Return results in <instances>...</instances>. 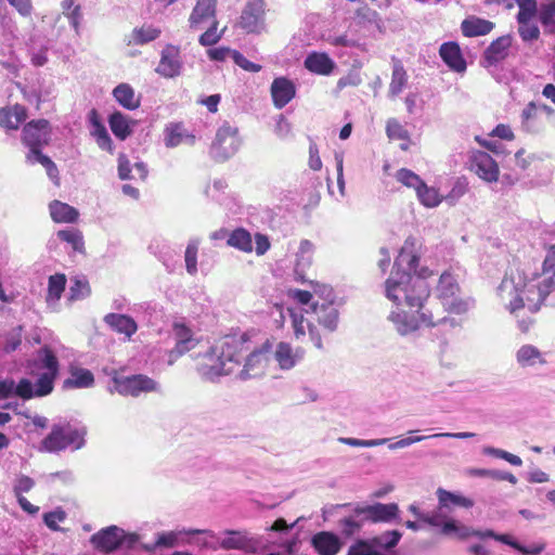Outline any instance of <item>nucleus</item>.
<instances>
[{
	"label": "nucleus",
	"instance_id": "obj_45",
	"mask_svg": "<svg viewBox=\"0 0 555 555\" xmlns=\"http://www.w3.org/2000/svg\"><path fill=\"white\" fill-rule=\"evenodd\" d=\"M418 201L425 207H436L441 203V197L435 188H429L425 182L416 190Z\"/></svg>",
	"mask_w": 555,
	"mask_h": 555
},
{
	"label": "nucleus",
	"instance_id": "obj_5",
	"mask_svg": "<svg viewBox=\"0 0 555 555\" xmlns=\"http://www.w3.org/2000/svg\"><path fill=\"white\" fill-rule=\"evenodd\" d=\"M42 354L39 369L44 370L35 383V387L27 378H22L15 385V395L23 400H29L34 397H46L54 389V382L60 373V363L54 352L48 346L41 348Z\"/></svg>",
	"mask_w": 555,
	"mask_h": 555
},
{
	"label": "nucleus",
	"instance_id": "obj_21",
	"mask_svg": "<svg viewBox=\"0 0 555 555\" xmlns=\"http://www.w3.org/2000/svg\"><path fill=\"white\" fill-rule=\"evenodd\" d=\"M311 543L319 555H336L343 546L340 539L330 531L315 533Z\"/></svg>",
	"mask_w": 555,
	"mask_h": 555
},
{
	"label": "nucleus",
	"instance_id": "obj_25",
	"mask_svg": "<svg viewBox=\"0 0 555 555\" xmlns=\"http://www.w3.org/2000/svg\"><path fill=\"white\" fill-rule=\"evenodd\" d=\"M172 328L176 337L173 352L182 356L196 347L197 340L193 337V332L189 326L184 323H173Z\"/></svg>",
	"mask_w": 555,
	"mask_h": 555
},
{
	"label": "nucleus",
	"instance_id": "obj_44",
	"mask_svg": "<svg viewBox=\"0 0 555 555\" xmlns=\"http://www.w3.org/2000/svg\"><path fill=\"white\" fill-rule=\"evenodd\" d=\"M56 235L62 242L69 244L73 250L85 254L83 235L78 229L60 230Z\"/></svg>",
	"mask_w": 555,
	"mask_h": 555
},
{
	"label": "nucleus",
	"instance_id": "obj_8",
	"mask_svg": "<svg viewBox=\"0 0 555 555\" xmlns=\"http://www.w3.org/2000/svg\"><path fill=\"white\" fill-rule=\"evenodd\" d=\"M85 444V433L66 425H53L50 434L41 441V449L47 452H60L69 447L75 450Z\"/></svg>",
	"mask_w": 555,
	"mask_h": 555
},
{
	"label": "nucleus",
	"instance_id": "obj_24",
	"mask_svg": "<svg viewBox=\"0 0 555 555\" xmlns=\"http://www.w3.org/2000/svg\"><path fill=\"white\" fill-rule=\"evenodd\" d=\"M512 46V37L501 36L490 43L483 53L485 61L489 66L503 61L508 55Z\"/></svg>",
	"mask_w": 555,
	"mask_h": 555
},
{
	"label": "nucleus",
	"instance_id": "obj_62",
	"mask_svg": "<svg viewBox=\"0 0 555 555\" xmlns=\"http://www.w3.org/2000/svg\"><path fill=\"white\" fill-rule=\"evenodd\" d=\"M322 165L319 147L312 142L309 145V167L314 171H319L322 169Z\"/></svg>",
	"mask_w": 555,
	"mask_h": 555
},
{
	"label": "nucleus",
	"instance_id": "obj_30",
	"mask_svg": "<svg viewBox=\"0 0 555 555\" xmlns=\"http://www.w3.org/2000/svg\"><path fill=\"white\" fill-rule=\"evenodd\" d=\"M493 27L494 24L492 22L475 15L468 16L461 24V29L465 37L485 36L489 34Z\"/></svg>",
	"mask_w": 555,
	"mask_h": 555
},
{
	"label": "nucleus",
	"instance_id": "obj_37",
	"mask_svg": "<svg viewBox=\"0 0 555 555\" xmlns=\"http://www.w3.org/2000/svg\"><path fill=\"white\" fill-rule=\"evenodd\" d=\"M162 34V30L152 25H142L134 28L130 35L129 44L143 46L151 41L156 40Z\"/></svg>",
	"mask_w": 555,
	"mask_h": 555
},
{
	"label": "nucleus",
	"instance_id": "obj_48",
	"mask_svg": "<svg viewBox=\"0 0 555 555\" xmlns=\"http://www.w3.org/2000/svg\"><path fill=\"white\" fill-rule=\"evenodd\" d=\"M539 20L545 28H550V33L555 31V0L541 5Z\"/></svg>",
	"mask_w": 555,
	"mask_h": 555
},
{
	"label": "nucleus",
	"instance_id": "obj_3",
	"mask_svg": "<svg viewBox=\"0 0 555 555\" xmlns=\"http://www.w3.org/2000/svg\"><path fill=\"white\" fill-rule=\"evenodd\" d=\"M314 301L306 309L308 315L307 323L310 339L317 348L322 347L321 333L317 325L326 332H334L338 326L339 312L335 306V295L332 287L322 285L314 289Z\"/></svg>",
	"mask_w": 555,
	"mask_h": 555
},
{
	"label": "nucleus",
	"instance_id": "obj_61",
	"mask_svg": "<svg viewBox=\"0 0 555 555\" xmlns=\"http://www.w3.org/2000/svg\"><path fill=\"white\" fill-rule=\"evenodd\" d=\"M66 18L69 21L70 25L73 26L75 33L79 35L80 30V23L82 20V13L80 5L74 7L69 12H65Z\"/></svg>",
	"mask_w": 555,
	"mask_h": 555
},
{
	"label": "nucleus",
	"instance_id": "obj_18",
	"mask_svg": "<svg viewBox=\"0 0 555 555\" xmlns=\"http://www.w3.org/2000/svg\"><path fill=\"white\" fill-rule=\"evenodd\" d=\"M217 0H197L190 14L189 25L192 30H201L216 18Z\"/></svg>",
	"mask_w": 555,
	"mask_h": 555
},
{
	"label": "nucleus",
	"instance_id": "obj_1",
	"mask_svg": "<svg viewBox=\"0 0 555 555\" xmlns=\"http://www.w3.org/2000/svg\"><path fill=\"white\" fill-rule=\"evenodd\" d=\"M385 282L386 297L396 305L389 320L401 335L415 332L420 326H436L446 320L443 313H435L433 307H426L430 287L425 274L411 275L398 273Z\"/></svg>",
	"mask_w": 555,
	"mask_h": 555
},
{
	"label": "nucleus",
	"instance_id": "obj_40",
	"mask_svg": "<svg viewBox=\"0 0 555 555\" xmlns=\"http://www.w3.org/2000/svg\"><path fill=\"white\" fill-rule=\"evenodd\" d=\"M166 146L175 147L188 140L191 144L194 143L195 137L185 132L181 124H173L166 130Z\"/></svg>",
	"mask_w": 555,
	"mask_h": 555
},
{
	"label": "nucleus",
	"instance_id": "obj_58",
	"mask_svg": "<svg viewBox=\"0 0 555 555\" xmlns=\"http://www.w3.org/2000/svg\"><path fill=\"white\" fill-rule=\"evenodd\" d=\"M339 522L343 529V533L347 537H350L360 530L363 520L357 521L352 517H347L343 518Z\"/></svg>",
	"mask_w": 555,
	"mask_h": 555
},
{
	"label": "nucleus",
	"instance_id": "obj_9",
	"mask_svg": "<svg viewBox=\"0 0 555 555\" xmlns=\"http://www.w3.org/2000/svg\"><path fill=\"white\" fill-rule=\"evenodd\" d=\"M241 143L238 128L224 122L216 132L210 153L216 160L224 162L238 151Z\"/></svg>",
	"mask_w": 555,
	"mask_h": 555
},
{
	"label": "nucleus",
	"instance_id": "obj_60",
	"mask_svg": "<svg viewBox=\"0 0 555 555\" xmlns=\"http://www.w3.org/2000/svg\"><path fill=\"white\" fill-rule=\"evenodd\" d=\"M118 177L120 180L131 179V165L128 157L125 154L118 156Z\"/></svg>",
	"mask_w": 555,
	"mask_h": 555
},
{
	"label": "nucleus",
	"instance_id": "obj_23",
	"mask_svg": "<svg viewBox=\"0 0 555 555\" xmlns=\"http://www.w3.org/2000/svg\"><path fill=\"white\" fill-rule=\"evenodd\" d=\"M104 322L116 333L125 335L128 339L138 331L137 322L127 314L108 313Z\"/></svg>",
	"mask_w": 555,
	"mask_h": 555
},
{
	"label": "nucleus",
	"instance_id": "obj_17",
	"mask_svg": "<svg viewBox=\"0 0 555 555\" xmlns=\"http://www.w3.org/2000/svg\"><path fill=\"white\" fill-rule=\"evenodd\" d=\"M125 531L116 526H111L91 537L93 546L104 553H111L124 545Z\"/></svg>",
	"mask_w": 555,
	"mask_h": 555
},
{
	"label": "nucleus",
	"instance_id": "obj_43",
	"mask_svg": "<svg viewBox=\"0 0 555 555\" xmlns=\"http://www.w3.org/2000/svg\"><path fill=\"white\" fill-rule=\"evenodd\" d=\"M66 286V276L63 273H55L49 278L48 293L46 300L59 301Z\"/></svg>",
	"mask_w": 555,
	"mask_h": 555
},
{
	"label": "nucleus",
	"instance_id": "obj_57",
	"mask_svg": "<svg viewBox=\"0 0 555 555\" xmlns=\"http://www.w3.org/2000/svg\"><path fill=\"white\" fill-rule=\"evenodd\" d=\"M34 486L35 481L30 477L24 475L20 476L14 486L15 496H22L24 492H29Z\"/></svg>",
	"mask_w": 555,
	"mask_h": 555
},
{
	"label": "nucleus",
	"instance_id": "obj_10",
	"mask_svg": "<svg viewBox=\"0 0 555 555\" xmlns=\"http://www.w3.org/2000/svg\"><path fill=\"white\" fill-rule=\"evenodd\" d=\"M114 389L121 396L139 397L141 393L156 392L159 385L156 380L144 374L130 376L115 375L113 378Z\"/></svg>",
	"mask_w": 555,
	"mask_h": 555
},
{
	"label": "nucleus",
	"instance_id": "obj_29",
	"mask_svg": "<svg viewBox=\"0 0 555 555\" xmlns=\"http://www.w3.org/2000/svg\"><path fill=\"white\" fill-rule=\"evenodd\" d=\"M386 134L391 141H399L402 151H409L412 140L409 131L397 118H388L386 121Z\"/></svg>",
	"mask_w": 555,
	"mask_h": 555
},
{
	"label": "nucleus",
	"instance_id": "obj_46",
	"mask_svg": "<svg viewBox=\"0 0 555 555\" xmlns=\"http://www.w3.org/2000/svg\"><path fill=\"white\" fill-rule=\"evenodd\" d=\"M208 28L199 36L198 42L203 47H210L216 44L223 36L225 27L218 30V20H212V23L208 24Z\"/></svg>",
	"mask_w": 555,
	"mask_h": 555
},
{
	"label": "nucleus",
	"instance_id": "obj_54",
	"mask_svg": "<svg viewBox=\"0 0 555 555\" xmlns=\"http://www.w3.org/2000/svg\"><path fill=\"white\" fill-rule=\"evenodd\" d=\"M197 251L198 247L195 243H190L185 249V267L186 271L193 275L197 272Z\"/></svg>",
	"mask_w": 555,
	"mask_h": 555
},
{
	"label": "nucleus",
	"instance_id": "obj_7",
	"mask_svg": "<svg viewBox=\"0 0 555 555\" xmlns=\"http://www.w3.org/2000/svg\"><path fill=\"white\" fill-rule=\"evenodd\" d=\"M460 286L450 272H443L440 275L437 285V297L440 302L431 304L435 313H443L447 318L448 312L460 313L465 310V302L459 299Z\"/></svg>",
	"mask_w": 555,
	"mask_h": 555
},
{
	"label": "nucleus",
	"instance_id": "obj_59",
	"mask_svg": "<svg viewBox=\"0 0 555 555\" xmlns=\"http://www.w3.org/2000/svg\"><path fill=\"white\" fill-rule=\"evenodd\" d=\"M289 297L300 305H308L311 300L314 301V298H318L315 294L310 293L308 291L302 289H291Z\"/></svg>",
	"mask_w": 555,
	"mask_h": 555
},
{
	"label": "nucleus",
	"instance_id": "obj_19",
	"mask_svg": "<svg viewBox=\"0 0 555 555\" xmlns=\"http://www.w3.org/2000/svg\"><path fill=\"white\" fill-rule=\"evenodd\" d=\"M225 537L219 542L222 550H236L253 552L256 548L257 541L245 530H225Z\"/></svg>",
	"mask_w": 555,
	"mask_h": 555
},
{
	"label": "nucleus",
	"instance_id": "obj_64",
	"mask_svg": "<svg viewBox=\"0 0 555 555\" xmlns=\"http://www.w3.org/2000/svg\"><path fill=\"white\" fill-rule=\"evenodd\" d=\"M292 324L294 328V334L297 339H300L306 335L305 320L302 314H298L292 312Z\"/></svg>",
	"mask_w": 555,
	"mask_h": 555
},
{
	"label": "nucleus",
	"instance_id": "obj_2",
	"mask_svg": "<svg viewBox=\"0 0 555 555\" xmlns=\"http://www.w3.org/2000/svg\"><path fill=\"white\" fill-rule=\"evenodd\" d=\"M554 288L553 276L539 273L529 276L526 268L521 266L512 268L500 285L502 298H512L507 308L517 318L520 317V312L537 313Z\"/></svg>",
	"mask_w": 555,
	"mask_h": 555
},
{
	"label": "nucleus",
	"instance_id": "obj_20",
	"mask_svg": "<svg viewBox=\"0 0 555 555\" xmlns=\"http://www.w3.org/2000/svg\"><path fill=\"white\" fill-rule=\"evenodd\" d=\"M270 93L273 105L281 109L295 98L296 86L286 77H278L271 83Z\"/></svg>",
	"mask_w": 555,
	"mask_h": 555
},
{
	"label": "nucleus",
	"instance_id": "obj_36",
	"mask_svg": "<svg viewBox=\"0 0 555 555\" xmlns=\"http://www.w3.org/2000/svg\"><path fill=\"white\" fill-rule=\"evenodd\" d=\"M115 100L125 108L133 111L140 106V99L135 96L133 88L128 83H120L113 90Z\"/></svg>",
	"mask_w": 555,
	"mask_h": 555
},
{
	"label": "nucleus",
	"instance_id": "obj_15",
	"mask_svg": "<svg viewBox=\"0 0 555 555\" xmlns=\"http://www.w3.org/2000/svg\"><path fill=\"white\" fill-rule=\"evenodd\" d=\"M181 69L180 48L170 43L166 44L160 52V59L155 72L164 78H176L181 74Z\"/></svg>",
	"mask_w": 555,
	"mask_h": 555
},
{
	"label": "nucleus",
	"instance_id": "obj_6",
	"mask_svg": "<svg viewBox=\"0 0 555 555\" xmlns=\"http://www.w3.org/2000/svg\"><path fill=\"white\" fill-rule=\"evenodd\" d=\"M441 533L444 535H455L459 539H466L469 535H476L481 539L493 538L506 545H509L514 550L518 551L522 555H539L543 552L544 544H535L530 547L524 546L518 543L511 534H498L492 530L479 531L472 530L466 526L459 525L455 520L450 519L442 524Z\"/></svg>",
	"mask_w": 555,
	"mask_h": 555
},
{
	"label": "nucleus",
	"instance_id": "obj_41",
	"mask_svg": "<svg viewBox=\"0 0 555 555\" xmlns=\"http://www.w3.org/2000/svg\"><path fill=\"white\" fill-rule=\"evenodd\" d=\"M26 162L29 164H35L36 162H38L39 164H41L44 167L47 175L51 179L59 178V169H57L56 165L49 156H47L42 153V150L28 152L26 154Z\"/></svg>",
	"mask_w": 555,
	"mask_h": 555
},
{
	"label": "nucleus",
	"instance_id": "obj_47",
	"mask_svg": "<svg viewBox=\"0 0 555 555\" xmlns=\"http://www.w3.org/2000/svg\"><path fill=\"white\" fill-rule=\"evenodd\" d=\"M91 294L89 282L85 279L76 278L69 288L68 300L76 301L87 298Z\"/></svg>",
	"mask_w": 555,
	"mask_h": 555
},
{
	"label": "nucleus",
	"instance_id": "obj_32",
	"mask_svg": "<svg viewBox=\"0 0 555 555\" xmlns=\"http://www.w3.org/2000/svg\"><path fill=\"white\" fill-rule=\"evenodd\" d=\"M94 384V376L90 370L74 367L70 377L63 382V389L89 388Z\"/></svg>",
	"mask_w": 555,
	"mask_h": 555
},
{
	"label": "nucleus",
	"instance_id": "obj_14",
	"mask_svg": "<svg viewBox=\"0 0 555 555\" xmlns=\"http://www.w3.org/2000/svg\"><path fill=\"white\" fill-rule=\"evenodd\" d=\"M469 168L480 179L487 182H495L499 179V165L498 163L483 151H472L469 155Z\"/></svg>",
	"mask_w": 555,
	"mask_h": 555
},
{
	"label": "nucleus",
	"instance_id": "obj_55",
	"mask_svg": "<svg viewBox=\"0 0 555 555\" xmlns=\"http://www.w3.org/2000/svg\"><path fill=\"white\" fill-rule=\"evenodd\" d=\"M232 59L237 66L246 72L258 73L261 70V65L250 62L238 51L232 52Z\"/></svg>",
	"mask_w": 555,
	"mask_h": 555
},
{
	"label": "nucleus",
	"instance_id": "obj_52",
	"mask_svg": "<svg viewBox=\"0 0 555 555\" xmlns=\"http://www.w3.org/2000/svg\"><path fill=\"white\" fill-rule=\"evenodd\" d=\"M519 7L517 22H526L532 20L537 14L535 0H515Z\"/></svg>",
	"mask_w": 555,
	"mask_h": 555
},
{
	"label": "nucleus",
	"instance_id": "obj_27",
	"mask_svg": "<svg viewBox=\"0 0 555 555\" xmlns=\"http://www.w3.org/2000/svg\"><path fill=\"white\" fill-rule=\"evenodd\" d=\"M443 62L455 72H463L466 68V62L462 56L461 49L456 42H446L439 50Z\"/></svg>",
	"mask_w": 555,
	"mask_h": 555
},
{
	"label": "nucleus",
	"instance_id": "obj_39",
	"mask_svg": "<svg viewBox=\"0 0 555 555\" xmlns=\"http://www.w3.org/2000/svg\"><path fill=\"white\" fill-rule=\"evenodd\" d=\"M108 124L112 132L119 140L127 139L132 132L128 119L120 112H114L111 114Z\"/></svg>",
	"mask_w": 555,
	"mask_h": 555
},
{
	"label": "nucleus",
	"instance_id": "obj_42",
	"mask_svg": "<svg viewBox=\"0 0 555 555\" xmlns=\"http://www.w3.org/2000/svg\"><path fill=\"white\" fill-rule=\"evenodd\" d=\"M517 361L521 366H532L535 363H545V360L542 358L539 349L531 345L520 347L517 351Z\"/></svg>",
	"mask_w": 555,
	"mask_h": 555
},
{
	"label": "nucleus",
	"instance_id": "obj_63",
	"mask_svg": "<svg viewBox=\"0 0 555 555\" xmlns=\"http://www.w3.org/2000/svg\"><path fill=\"white\" fill-rule=\"evenodd\" d=\"M255 251L258 256L264 255L271 247L269 236L262 233L255 234Z\"/></svg>",
	"mask_w": 555,
	"mask_h": 555
},
{
	"label": "nucleus",
	"instance_id": "obj_12",
	"mask_svg": "<svg viewBox=\"0 0 555 555\" xmlns=\"http://www.w3.org/2000/svg\"><path fill=\"white\" fill-rule=\"evenodd\" d=\"M272 344L267 339L260 348H256L246 356L243 369L240 371V376L243 379L257 378L266 373L269 365V352Z\"/></svg>",
	"mask_w": 555,
	"mask_h": 555
},
{
	"label": "nucleus",
	"instance_id": "obj_56",
	"mask_svg": "<svg viewBox=\"0 0 555 555\" xmlns=\"http://www.w3.org/2000/svg\"><path fill=\"white\" fill-rule=\"evenodd\" d=\"M66 518V514L62 509L53 511L46 513L43 515V521L48 528L53 531L60 530L59 522L63 521Z\"/></svg>",
	"mask_w": 555,
	"mask_h": 555
},
{
	"label": "nucleus",
	"instance_id": "obj_49",
	"mask_svg": "<svg viewBox=\"0 0 555 555\" xmlns=\"http://www.w3.org/2000/svg\"><path fill=\"white\" fill-rule=\"evenodd\" d=\"M396 179L404 186L414 189L415 191L424 182L418 175L406 168L399 169L396 173Z\"/></svg>",
	"mask_w": 555,
	"mask_h": 555
},
{
	"label": "nucleus",
	"instance_id": "obj_4",
	"mask_svg": "<svg viewBox=\"0 0 555 555\" xmlns=\"http://www.w3.org/2000/svg\"><path fill=\"white\" fill-rule=\"evenodd\" d=\"M250 351V339L247 334L225 336L208 357L207 373L210 375H228L240 365L246 353Z\"/></svg>",
	"mask_w": 555,
	"mask_h": 555
},
{
	"label": "nucleus",
	"instance_id": "obj_35",
	"mask_svg": "<svg viewBox=\"0 0 555 555\" xmlns=\"http://www.w3.org/2000/svg\"><path fill=\"white\" fill-rule=\"evenodd\" d=\"M227 244L240 251L250 254L253 251V238L249 231L236 228L228 234Z\"/></svg>",
	"mask_w": 555,
	"mask_h": 555
},
{
	"label": "nucleus",
	"instance_id": "obj_28",
	"mask_svg": "<svg viewBox=\"0 0 555 555\" xmlns=\"http://www.w3.org/2000/svg\"><path fill=\"white\" fill-rule=\"evenodd\" d=\"M408 73L403 67V64L400 60L393 59L392 60V73H391V80L389 82L388 87V96L390 99H396L403 89L408 85Z\"/></svg>",
	"mask_w": 555,
	"mask_h": 555
},
{
	"label": "nucleus",
	"instance_id": "obj_26",
	"mask_svg": "<svg viewBox=\"0 0 555 555\" xmlns=\"http://www.w3.org/2000/svg\"><path fill=\"white\" fill-rule=\"evenodd\" d=\"M27 118V111L21 104L0 108V126L9 130H17Z\"/></svg>",
	"mask_w": 555,
	"mask_h": 555
},
{
	"label": "nucleus",
	"instance_id": "obj_53",
	"mask_svg": "<svg viewBox=\"0 0 555 555\" xmlns=\"http://www.w3.org/2000/svg\"><path fill=\"white\" fill-rule=\"evenodd\" d=\"M518 33L524 41L537 40L540 36L539 27L531 23V20L518 22Z\"/></svg>",
	"mask_w": 555,
	"mask_h": 555
},
{
	"label": "nucleus",
	"instance_id": "obj_51",
	"mask_svg": "<svg viewBox=\"0 0 555 555\" xmlns=\"http://www.w3.org/2000/svg\"><path fill=\"white\" fill-rule=\"evenodd\" d=\"M401 539V533L397 530L386 531L379 537L372 538L377 547L389 550L395 547Z\"/></svg>",
	"mask_w": 555,
	"mask_h": 555
},
{
	"label": "nucleus",
	"instance_id": "obj_34",
	"mask_svg": "<svg viewBox=\"0 0 555 555\" xmlns=\"http://www.w3.org/2000/svg\"><path fill=\"white\" fill-rule=\"evenodd\" d=\"M274 356L282 370H289L295 366L302 352L299 349L294 351L288 343L281 341L276 346Z\"/></svg>",
	"mask_w": 555,
	"mask_h": 555
},
{
	"label": "nucleus",
	"instance_id": "obj_33",
	"mask_svg": "<svg viewBox=\"0 0 555 555\" xmlns=\"http://www.w3.org/2000/svg\"><path fill=\"white\" fill-rule=\"evenodd\" d=\"M0 43L5 46L0 53L2 55L13 56L14 44L17 40V36L15 34L16 27L11 21H7L4 15L0 14Z\"/></svg>",
	"mask_w": 555,
	"mask_h": 555
},
{
	"label": "nucleus",
	"instance_id": "obj_38",
	"mask_svg": "<svg viewBox=\"0 0 555 555\" xmlns=\"http://www.w3.org/2000/svg\"><path fill=\"white\" fill-rule=\"evenodd\" d=\"M437 496L439 501L440 507L449 508L451 506H461L465 508H469L474 505V501L463 496L461 494H456L444 489H438Z\"/></svg>",
	"mask_w": 555,
	"mask_h": 555
},
{
	"label": "nucleus",
	"instance_id": "obj_22",
	"mask_svg": "<svg viewBox=\"0 0 555 555\" xmlns=\"http://www.w3.org/2000/svg\"><path fill=\"white\" fill-rule=\"evenodd\" d=\"M304 64L310 73L321 76H328L335 68L334 61L325 52L308 54Z\"/></svg>",
	"mask_w": 555,
	"mask_h": 555
},
{
	"label": "nucleus",
	"instance_id": "obj_31",
	"mask_svg": "<svg viewBox=\"0 0 555 555\" xmlns=\"http://www.w3.org/2000/svg\"><path fill=\"white\" fill-rule=\"evenodd\" d=\"M49 209L52 220L57 223H72L77 221L79 217L75 207L60 201H53L49 205Z\"/></svg>",
	"mask_w": 555,
	"mask_h": 555
},
{
	"label": "nucleus",
	"instance_id": "obj_11",
	"mask_svg": "<svg viewBox=\"0 0 555 555\" xmlns=\"http://www.w3.org/2000/svg\"><path fill=\"white\" fill-rule=\"evenodd\" d=\"M51 134L52 127L48 119H33L23 127L22 142L29 149V152L42 150L50 144Z\"/></svg>",
	"mask_w": 555,
	"mask_h": 555
},
{
	"label": "nucleus",
	"instance_id": "obj_16",
	"mask_svg": "<svg viewBox=\"0 0 555 555\" xmlns=\"http://www.w3.org/2000/svg\"><path fill=\"white\" fill-rule=\"evenodd\" d=\"M398 513L399 507L396 503H375L372 505L357 506L354 508V514L363 516V521L372 522H388L396 518Z\"/></svg>",
	"mask_w": 555,
	"mask_h": 555
},
{
	"label": "nucleus",
	"instance_id": "obj_13",
	"mask_svg": "<svg viewBox=\"0 0 555 555\" xmlns=\"http://www.w3.org/2000/svg\"><path fill=\"white\" fill-rule=\"evenodd\" d=\"M264 0H249L242 11L238 25L248 34H258L264 28Z\"/></svg>",
	"mask_w": 555,
	"mask_h": 555
},
{
	"label": "nucleus",
	"instance_id": "obj_50",
	"mask_svg": "<svg viewBox=\"0 0 555 555\" xmlns=\"http://www.w3.org/2000/svg\"><path fill=\"white\" fill-rule=\"evenodd\" d=\"M22 333L23 326L18 325L4 335L3 351L5 353L14 352L20 348L22 345Z\"/></svg>",
	"mask_w": 555,
	"mask_h": 555
}]
</instances>
